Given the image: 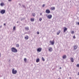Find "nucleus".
I'll return each mask as SVG.
<instances>
[{
  "mask_svg": "<svg viewBox=\"0 0 79 79\" xmlns=\"http://www.w3.org/2000/svg\"><path fill=\"white\" fill-rule=\"evenodd\" d=\"M23 8H25V6L23 5Z\"/></svg>",
  "mask_w": 79,
  "mask_h": 79,
  "instance_id": "32",
  "label": "nucleus"
},
{
  "mask_svg": "<svg viewBox=\"0 0 79 79\" xmlns=\"http://www.w3.org/2000/svg\"><path fill=\"white\" fill-rule=\"evenodd\" d=\"M17 70H15V69H13L12 70V73L13 74H16Z\"/></svg>",
  "mask_w": 79,
  "mask_h": 79,
  "instance_id": "2",
  "label": "nucleus"
},
{
  "mask_svg": "<svg viewBox=\"0 0 79 79\" xmlns=\"http://www.w3.org/2000/svg\"><path fill=\"white\" fill-rule=\"evenodd\" d=\"M25 34H26V33H25ZM24 34L23 35H24Z\"/></svg>",
  "mask_w": 79,
  "mask_h": 79,
  "instance_id": "44",
  "label": "nucleus"
},
{
  "mask_svg": "<svg viewBox=\"0 0 79 79\" xmlns=\"http://www.w3.org/2000/svg\"><path fill=\"white\" fill-rule=\"evenodd\" d=\"M40 61V60L39 59V58H38L37 59H36V63H38V62H39Z\"/></svg>",
  "mask_w": 79,
  "mask_h": 79,
  "instance_id": "15",
  "label": "nucleus"
},
{
  "mask_svg": "<svg viewBox=\"0 0 79 79\" xmlns=\"http://www.w3.org/2000/svg\"><path fill=\"white\" fill-rule=\"evenodd\" d=\"M0 13H1V14H2V15L5 14V10H1L0 11Z\"/></svg>",
  "mask_w": 79,
  "mask_h": 79,
  "instance_id": "3",
  "label": "nucleus"
},
{
  "mask_svg": "<svg viewBox=\"0 0 79 79\" xmlns=\"http://www.w3.org/2000/svg\"><path fill=\"white\" fill-rule=\"evenodd\" d=\"M42 14L41 13H40V15H42Z\"/></svg>",
  "mask_w": 79,
  "mask_h": 79,
  "instance_id": "39",
  "label": "nucleus"
},
{
  "mask_svg": "<svg viewBox=\"0 0 79 79\" xmlns=\"http://www.w3.org/2000/svg\"><path fill=\"white\" fill-rule=\"evenodd\" d=\"M11 50L12 52L14 53H17L18 52V50L15 48H12Z\"/></svg>",
  "mask_w": 79,
  "mask_h": 79,
  "instance_id": "1",
  "label": "nucleus"
},
{
  "mask_svg": "<svg viewBox=\"0 0 79 79\" xmlns=\"http://www.w3.org/2000/svg\"><path fill=\"white\" fill-rule=\"evenodd\" d=\"M51 9L52 10H55V7H52Z\"/></svg>",
  "mask_w": 79,
  "mask_h": 79,
  "instance_id": "17",
  "label": "nucleus"
},
{
  "mask_svg": "<svg viewBox=\"0 0 79 79\" xmlns=\"http://www.w3.org/2000/svg\"><path fill=\"white\" fill-rule=\"evenodd\" d=\"M74 48V50H76L77 48V45H75L73 46Z\"/></svg>",
  "mask_w": 79,
  "mask_h": 79,
  "instance_id": "10",
  "label": "nucleus"
},
{
  "mask_svg": "<svg viewBox=\"0 0 79 79\" xmlns=\"http://www.w3.org/2000/svg\"><path fill=\"white\" fill-rule=\"evenodd\" d=\"M9 61L10 62V60H9Z\"/></svg>",
  "mask_w": 79,
  "mask_h": 79,
  "instance_id": "42",
  "label": "nucleus"
},
{
  "mask_svg": "<svg viewBox=\"0 0 79 79\" xmlns=\"http://www.w3.org/2000/svg\"><path fill=\"white\" fill-rule=\"evenodd\" d=\"M23 19H23V18H21V21H23Z\"/></svg>",
  "mask_w": 79,
  "mask_h": 79,
  "instance_id": "29",
  "label": "nucleus"
},
{
  "mask_svg": "<svg viewBox=\"0 0 79 79\" xmlns=\"http://www.w3.org/2000/svg\"><path fill=\"white\" fill-rule=\"evenodd\" d=\"M71 34H74V31H72L71 32Z\"/></svg>",
  "mask_w": 79,
  "mask_h": 79,
  "instance_id": "24",
  "label": "nucleus"
},
{
  "mask_svg": "<svg viewBox=\"0 0 79 79\" xmlns=\"http://www.w3.org/2000/svg\"><path fill=\"white\" fill-rule=\"evenodd\" d=\"M33 16H35V13H33Z\"/></svg>",
  "mask_w": 79,
  "mask_h": 79,
  "instance_id": "26",
  "label": "nucleus"
},
{
  "mask_svg": "<svg viewBox=\"0 0 79 79\" xmlns=\"http://www.w3.org/2000/svg\"><path fill=\"white\" fill-rule=\"evenodd\" d=\"M37 51L39 52H40L42 51V48H38L37 49Z\"/></svg>",
  "mask_w": 79,
  "mask_h": 79,
  "instance_id": "6",
  "label": "nucleus"
},
{
  "mask_svg": "<svg viewBox=\"0 0 79 79\" xmlns=\"http://www.w3.org/2000/svg\"><path fill=\"white\" fill-rule=\"evenodd\" d=\"M13 31H15L16 29V27L15 26L13 28Z\"/></svg>",
  "mask_w": 79,
  "mask_h": 79,
  "instance_id": "23",
  "label": "nucleus"
},
{
  "mask_svg": "<svg viewBox=\"0 0 79 79\" xmlns=\"http://www.w3.org/2000/svg\"><path fill=\"white\" fill-rule=\"evenodd\" d=\"M9 2H11V0H8Z\"/></svg>",
  "mask_w": 79,
  "mask_h": 79,
  "instance_id": "35",
  "label": "nucleus"
},
{
  "mask_svg": "<svg viewBox=\"0 0 79 79\" xmlns=\"http://www.w3.org/2000/svg\"><path fill=\"white\" fill-rule=\"evenodd\" d=\"M61 32V30H59L58 32L57 33V35H58L60 34V33Z\"/></svg>",
  "mask_w": 79,
  "mask_h": 79,
  "instance_id": "16",
  "label": "nucleus"
},
{
  "mask_svg": "<svg viewBox=\"0 0 79 79\" xmlns=\"http://www.w3.org/2000/svg\"><path fill=\"white\" fill-rule=\"evenodd\" d=\"M42 18H40V19H39V21H42Z\"/></svg>",
  "mask_w": 79,
  "mask_h": 79,
  "instance_id": "25",
  "label": "nucleus"
},
{
  "mask_svg": "<svg viewBox=\"0 0 79 79\" xmlns=\"http://www.w3.org/2000/svg\"><path fill=\"white\" fill-rule=\"evenodd\" d=\"M25 39L26 40H27V39H29V36H28V35H26L25 37Z\"/></svg>",
  "mask_w": 79,
  "mask_h": 79,
  "instance_id": "13",
  "label": "nucleus"
},
{
  "mask_svg": "<svg viewBox=\"0 0 79 79\" xmlns=\"http://www.w3.org/2000/svg\"><path fill=\"white\" fill-rule=\"evenodd\" d=\"M37 34H39V32H37Z\"/></svg>",
  "mask_w": 79,
  "mask_h": 79,
  "instance_id": "33",
  "label": "nucleus"
},
{
  "mask_svg": "<svg viewBox=\"0 0 79 79\" xmlns=\"http://www.w3.org/2000/svg\"><path fill=\"white\" fill-rule=\"evenodd\" d=\"M42 60L43 61H45V59H44V58L43 57H42Z\"/></svg>",
  "mask_w": 79,
  "mask_h": 79,
  "instance_id": "21",
  "label": "nucleus"
},
{
  "mask_svg": "<svg viewBox=\"0 0 79 79\" xmlns=\"http://www.w3.org/2000/svg\"><path fill=\"white\" fill-rule=\"evenodd\" d=\"M79 72L78 73L77 75L79 76Z\"/></svg>",
  "mask_w": 79,
  "mask_h": 79,
  "instance_id": "37",
  "label": "nucleus"
},
{
  "mask_svg": "<svg viewBox=\"0 0 79 79\" xmlns=\"http://www.w3.org/2000/svg\"><path fill=\"white\" fill-rule=\"evenodd\" d=\"M24 62H26V61H27V59H26V58H25L24 59Z\"/></svg>",
  "mask_w": 79,
  "mask_h": 79,
  "instance_id": "20",
  "label": "nucleus"
},
{
  "mask_svg": "<svg viewBox=\"0 0 79 79\" xmlns=\"http://www.w3.org/2000/svg\"><path fill=\"white\" fill-rule=\"evenodd\" d=\"M67 58V56L66 55H64L62 56V58L63 59H65V58Z\"/></svg>",
  "mask_w": 79,
  "mask_h": 79,
  "instance_id": "11",
  "label": "nucleus"
},
{
  "mask_svg": "<svg viewBox=\"0 0 79 79\" xmlns=\"http://www.w3.org/2000/svg\"><path fill=\"white\" fill-rule=\"evenodd\" d=\"M48 51L49 52H51L53 51V48H52L50 47L48 48Z\"/></svg>",
  "mask_w": 79,
  "mask_h": 79,
  "instance_id": "5",
  "label": "nucleus"
},
{
  "mask_svg": "<svg viewBox=\"0 0 79 79\" xmlns=\"http://www.w3.org/2000/svg\"><path fill=\"white\" fill-rule=\"evenodd\" d=\"M70 60L71 61V62L73 63L74 62V59L73 57L70 58Z\"/></svg>",
  "mask_w": 79,
  "mask_h": 79,
  "instance_id": "12",
  "label": "nucleus"
},
{
  "mask_svg": "<svg viewBox=\"0 0 79 79\" xmlns=\"http://www.w3.org/2000/svg\"><path fill=\"white\" fill-rule=\"evenodd\" d=\"M78 23V25H79V22H78V23Z\"/></svg>",
  "mask_w": 79,
  "mask_h": 79,
  "instance_id": "41",
  "label": "nucleus"
},
{
  "mask_svg": "<svg viewBox=\"0 0 79 79\" xmlns=\"http://www.w3.org/2000/svg\"><path fill=\"white\" fill-rule=\"evenodd\" d=\"M73 39H75L76 38V37L75 36V35H74L73 37Z\"/></svg>",
  "mask_w": 79,
  "mask_h": 79,
  "instance_id": "30",
  "label": "nucleus"
},
{
  "mask_svg": "<svg viewBox=\"0 0 79 79\" xmlns=\"http://www.w3.org/2000/svg\"><path fill=\"white\" fill-rule=\"evenodd\" d=\"M17 23H18V22H17Z\"/></svg>",
  "mask_w": 79,
  "mask_h": 79,
  "instance_id": "43",
  "label": "nucleus"
},
{
  "mask_svg": "<svg viewBox=\"0 0 79 79\" xmlns=\"http://www.w3.org/2000/svg\"><path fill=\"white\" fill-rule=\"evenodd\" d=\"M2 26L1 25V26H0V28H2Z\"/></svg>",
  "mask_w": 79,
  "mask_h": 79,
  "instance_id": "36",
  "label": "nucleus"
},
{
  "mask_svg": "<svg viewBox=\"0 0 79 79\" xmlns=\"http://www.w3.org/2000/svg\"><path fill=\"white\" fill-rule=\"evenodd\" d=\"M1 53L0 52V57H1Z\"/></svg>",
  "mask_w": 79,
  "mask_h": 79,
  "instance_id": "38",
  "label": "nucleus"
},
{
  "mask_svg": "<svg viewBox=\"0 0 79 79\" xmlns=\"http://www.w3.org/2000/svg\"><path fill=\"white\" fill-rule=\"evenodd\" d=\"M25 31H29V28L28 27H25Z\"/></svg>",
  "mask_w": 79,
  "mask_h": 79,
  "instance_id": "7",
  "label": "nucleus"
},
{
  "mask_svg": "<svg viewBox=\"0 0 79 79\" xmlns=\"http://www.w3.org/2000/svg\"><path fill=\"white\" fill-rule=\"evenodd\" d=\"M45 6V5L43 4V6H42V7H44Z\"/></svg>",
  "mask_w": 79,
  "mask_h": 79,
  "instance_id": "27",
  "label": "nucleus"
},
{
  "mask_svg": "<svg viewBox=\"0 0 79 79\" xmlns=\"http://www.w3.org/2000/svg\"><path fill=\"white\" fill-rule=\"evenodd\" d=\"M5 25H6V23H4V26H5Z\"/></svg>",
  "mask_w": 79,
  "mask_h": 79,
  "instance_id": "40",
  "label": "nucleus"
},
{
  "mask_svg": "<svg viewBox=\"0 0 79 79\" xmlns=\"http://www.w3.org/2000/svg\"><path fill=\"white\" fill-rule=\"evenodd\" d=\"M67 28L65 27L64 29V32H66V31H67Z\"/></svg>",
  "mask_w": 79,
  "mask_h": 79,
  "instance_id": "14",
  "label": "nucleus"
},
{
  "mask_svg": "<svg viewBox=\"0 0 79 79\" xmlns=\"http://www.w3.org/2000/svg\"><path fill=\"white\" fill-rule=\"evenodd\" d=\"M77 67H78V68H79V64H77Z\"/></svg>",
  "mask_w": 79,
  "mask_h": 79,
  "instance_id": "28",
  "label": "nucleus"
},
{
  "mask_svg": "<svg viewBox=\"0 0 79 79\" xmlns=\"http://www.w3.org/2000/svg\"><path fill=\"white\" fill-rule=\"evenodd\" d=\"M47 17L48 19H52V15H48Z\"/></svg>",
  "mask_w": 79,
  "mask_h": 79,
  "instance_id": "4",
  "label": "nucleus"
},
{
  "mask_svg": "<svg viewBox=\"0 0 79 79\" xmlns=\"http://www.w3.org/2000/svg\"><path fill=\"white\" fill-rule=\"evenodd\" d=\"M49 42L52 44V45H53L55 44V41H54V40H53L52 41H50Z\"/></svg>",
  "mask_w": 79,
  "mask_h": 79,
  "instance_id": "8",
  "label": "nucleus"
},
{
  "mask_svg": "<svg viewBox=\"0 0 79 79\" xmlns=\"http://www.w3.org/2000/svg\"><path fill=\"white\" fill-rule=\"evenodd\" d=\"M23 19H26V17H24L23 18Z\"/></svg>",
  "mask_w": 79,
  "mask_h": 79,
  "instance_id": "31",
  "label": "nucleus"
},
{
  "mask_svg": "<svg viewBox=\"0 0 79 79\" xmlns=\"http://www.w3.org/2000/svg\"><path fill=\"white\" fill-rule=\"evenodd\" d=\"M0 5L1 6H3V5H4V4H3V3H1Z\"/></svg>",
  "mask_w": 79,
  "mask_h": 79,
  "instance_id": "22",
  "label": "nucleus"
},
{
  "mask_svg": "<svg viewBox=\"0 0 79 79\" xmlns=\"http://www.w3.org/2000/svg\"><path fill=\"white\" fill-rule=\"evenodd\" d=\"M16 47H19V44H18L16 45Z\"/></svg>",
  "mask_w": 79,
  "mask_h": 79,
  "instance_id": "19",
  "label": "nucleus"
},
{
  "mask_svg": "<svg viewBox=\"0 0 79 79\" xmlns=\"http://www.w3.org/2000/svg\"><path fill=\"white\" fill-rule=\"evenodd\" d=\"M70 79H71V78H70Z\"/></svg>",
  "mask_w": 79,
  "mask_h": 79,
  "instance_id": "45",
  "label": "nucleus"
},
{
  "mask_svg": "<svg viewBox=\"0 0 79 79\" xmlns=\"http://www.w3.org/2000/svg\"><path fill=\"white\" fill-rule=\"evenodd\" d=\"M34 20H35L34 19L31 18V21L33 22L34 21Z\"/></svg>",
  "mask_w": 79,
  "mask_h": 79,
  "instance_id": "18",
  "label": "nucleus"
},
{
  "mask_svg": "<svg viewBox=\"0 0 79 79\" xmlns=\"http://www.w3.org/2000/svg\"><path fill=\"white\" fill-rule=\"evenodd\" d=\"M46 13H48V14H49V13H50V11L49 10H46Z\"/></svg>",
  "mask_w": 79,
  "mask_h": 79,
  "instance_id": "9",
  "label": "nucleus"
},
{
  "mask_svg": "<svg viewBox=\"0 0 79 79\" xmlns=\"http://www.w3.org/2000/svg\"><path fill=\"white\" fill-rule=\"evenodd\" d=\"M60 69H62V68H61V67H60Z\"/></svg>",
  "mask_w": 79,
  "mask_h": 79,
  "instance_id": "34",
  "label": "nucleus"
}]
</instances>
